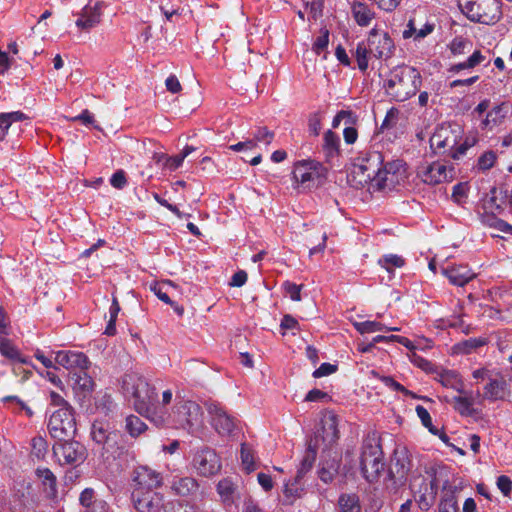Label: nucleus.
<instances>
[{
	"label": "nucleus",
	"mask_w": 512,
	"mask_h": 512,
	"mask_svg": "<svg viewBox=\"0 0 512 512\" xmlns=\"http://www.w3.org/2000/svg\"><path fill=\"white\" fill-rule=\"evenodd\" d=\"M405 173L401 161L384 164L379 152H371L356 159L349 174V181L356 187L367 185L372 191L389 192L400 185Z\"/></svg>",
	"instance_id": "1"
},
{
	"label": "nucleus",
	"mask_w": 512,
	"mask_h": 512,
	"mask_svg": "<svg viewBox=\"0 0 512 512\" xmlns=\"http://www.w3.org/2000/svg\"><path fill=\"white\" fill-rule=\"evenodd\" d=\"M419 84L420 75L416 69L400 66L390 72L389 78L384 83V88L387 94L396 101H405L416 94Z\"/></svg>",
	"instance_id": "2"
},
{
	"label": "nucleus",
	"mask_w": 512,
	"mask_h": 512,
	"mask_svg": "<svg viewBox=\"0 0 512 512\" xmlns=\"http://www.w3.org/2000/svg\"><path fill=\"white\" fill-rule=\"evenodd\" d=\"M394 43L389 34L373 28L368 35L367 43L361 42L357 45L355 58L358 68L366 71L368 68V54L381 59H387L392 56Z\"/></svg>",
	"instance_id": "3"
},
{
	"label": "nucleus",
	"mask_w": 512,
	"mask_h": 512,
	"mask_svg": "<svg viewBox=\"0 0 512 512\" xmlns=\"http://www.w3.org/2000/svg\"><path fill=\"white\" fill-rule=\"evenodd\" d=\"M456 10L468 20L494 24L501 18L499 0H454Z\"/></svg>",
	"instance_id": "4"
},
{
	"label": "nucleus",
	"mask_w": 512,
	"mask_h": 512,
	"mask_svg": "<svg viewBox=\"0 0 512 512\" xmlns=\"http://www.w3.org/2000/svg\"><path fill=\"white\" fill-rule=\"evenodd\" d=\"M360 468L363 477L370 483L377 481L384 471L382 448L375 436H368L363 441Z\"/></svg>",
	"instance_id": "5"
},
{
	"label": "nucleus",
	"mask_w": 512,
	"mask_h": 512,
	"mask_svg": "<svg viewBox=\"0 0 512 512\" xmlns=\"http://www.w3.org/2000/svg\"><path fill=\"white\" fill-rule=\"evenodd\" d=\"M170 418L174 427L193 430L202 423L201 407L193 401L181 400L174 406Z\"/></svg>",
	"instance_id": "6"
},
{
	"label": "nucleus",
	"mask_w": 512,
	"mask_h": 512,
	"mask_svg": "<svg viewBox=\"0 0 512 512\" xmlns=\"http://www.w3.org/2000/svg\"><path fill=\"white\" fill-rule=\"evenodd\" d=\"M48 430L58 441L72 438L76 433L73 408H59L49 418Z\"/></svg>",
	"instance_id": "7"
},
{
	"label": "nucleus",
	"mask_w": 512,
	"mask_h": 512,
	"mask_svg": "<svg viewBox=\"0 0 512 512\" xmlns=\"http://www.w3.org/2000/svg\"><path fill=\"white\" fill-rule=\"evenodd\" d=\"M54 456L61 465H79L87 457V450L78 441H58L53 446Z\"/></svg>",
	"instance_id": "8"
},
{
	"label": "nucleus",
	"mask_w": 512,
	"mask_h": 512,
	"mask_svg": "<svg viewBox=\"0 0 512 512\" xmlns=\"http://www.w3.org/2000/svg\"><path fill=\"white\" fill-rule=\"evenodd\" d=\"M132 500L138 512H171L173 504L165 502L162 494L157 492L142 493L133 490Z\"/></svg>",
	"instance_id": "9"
},
{
	"label": "nucleus",
	"mask_w": 512,
	"mask_h": 512,
	"mask_svg": "<svg viewBox=\"0 0 512 512\" xmlns=\"http://www.w3.org/2000/svg\"><path fill=\"white\" fill-rule=\"evenodd\" d=\"M324 171L321 165L313 161H304L295 166L293 178L304 189H312L322 183Z\"/></svg>",
	"instance_id": "10"
},
{
	"label": "nucleus",
	"mask_w": 512,
	"mask_h": 512,
	"mask_svg": "<svg viewBox=\"0 0 512 512\" xmlns=\"http://www.w3.org/2000/svg\"><path fill=\"white\" fill-rule=\"evenodd\" d=\"M211 424L220 435H230L235 427V418L229 415L220 403L212 400L205 402Z\"/></svg>",
	"instance_id": "11"
},
{
	"label": "nucleus",
	"mask_w": 512,
	"mask_h": 512,
	"mask_svg": "<svg viewBox=\"0 0 512 512\" xmlns=\"http://www.w3.org/2000/svg\"><path fill=\"white\" fill-rule=\"evenodd\" d=\"M192 465L201 476L209 477L221 469L220 458L213 449L202 448L194 454Z\"/></svg>",
	"instance_id": "12"
},
{
	"label": "nucleus",
	"mask_w": 512,
	"mask_h": 512,
	"mask_svg": "<svg viewBox=\"0 0 512 512\" xmlns=\"http://www.w3.org/2000/svg\"><path fill=\"white\" fill-rule=\"evenodd\" d=\"M411 469V461L406 449L396 450L393 454L389 468V477L395 487L406 483L408 473Z\"/></svg>",
	"instance_id": "13"
},
{
	"label": "nucleus",
	"mask_w": 512,
	"mask_h": 512,
	"mask_svg": "<svg viewBox=\"0 0 512 512\" xmlns=\"http://www.w3.org/2000/svg\"><path fill=\"white\" fill-rule=\"evenodd\" d=\"M55 362L67 369L70 375L78 371L83 372V369L90 367L88 357L84 353L76 351H58Z\"/></svg>",
	"instance_id": "14"
},
{
	"label": "nucleus",
	"mask_w": 512,
	"mask_h": 512,
	"mask_svg": "<svg viewBox=\"0 0 512 512\" xmlns=\"http://www.w3.org/2000/svg\"><path fill=\"white\" fill-rule=\"evenodd\" d=\"M157 397L156 389L145 380L133 396L134 407L141 415L149 416L157 402Z\"/></svg>",
	"instance_id": "15"
},
{
	"label": "nucleus",
	"mask_w": 512,
	"mask_h": 512,
	"mask_svg": "<svg viewBox=\"0 0 512 512\" xmlns=\"http://www.w3.org/2000/svg\"><path fill=\"white\" fill-rule=\"evenodd\" d=\"M133 481L135 484L134 490H139L144 494L151 493L154 489L160 487L162 477L150 468L140 467L135 471Z\"/></svg>",
	"instance_id": "16"
},
{
	"label": "nucleus",
	"mask_w": 512,
	"mask_h": 512,
	"mask_svg": "<svg viewBox=\"0 0 512 512\" xmlns=\"http://www.w3.org/2000/svg\"><path fill=\"white\" fill-rule=\"evenodd\" d=\"M75 22L77 28L84 32H89L101 22L102 11L99 2L94 5H86L77 14Z\"/></svg>",
	"instance_id": "17"
},
{
	"label": "nucleus",
	"mask_w": 512,
	"mask_h": 512,
	"mask_svg": "<svg viewBox=\"0 0 512 512\" xmlns=\"http://www.w3.org/2000/svg\"><path fill=\"white\" fill-rule=\"evenodd\" d=\"M321 424V431H318L315 436H319V447L321 444L329 447L339 438L337 417L334 414H329L321 420Z\"/></svg>",
	"instance_id": "18"
},
{
	"label": "nucleus",
	"mask_w": 512,
	"mask_h": 512,
	"mask_svg": "<svg viewBox=\"0 0 512 512\" xmlns=\"http://www.w3.org/2000/svg\"><path fill=\"white\" fill-rule=\"evenodd\" d=\"M479 398L478 392L465 391L461 392L459 396L454 397V408L462 416H475L478 414L477 401Z\"/></svg>",
	"instance_id": "19"
},
{
	"label": "nucleus",
	"mask_w": 512,
	"mask_h": 512,
	"mask_svg": "<svg viewBox=\"0 0 512 512\" xmlns=\"http://www.w3.org/2000/svg\"><path fill=\"white\" fill-rule=\"evenodd\" d=\"M485 212L481 216L482 223L487 226L494 227L501 232H512V226L505 221L494 217L492 214L494 211H499L501 208L495 204L494 197H491L484 204Z\"/></svg>",
	"instance_id": "20"
},
{
	"label": "nucleus",
	"mask_w": 512,
	"mask_h": 512,
	"mask_svg": "<svg viewBox=\"0 0 512 512\" xmlns=\"http://www.w3.org/2000/svg\"><path fill=\"white\" fill-rule=\"evenodd\" d=\"M171 490L180 497L193 496L198 492L199 484L190 476H174L171 481Z\"/></svg>",
	"instance_id": "21"
},
{
	"label": "nucleus",
	"mask_w": 512,
	"mask_h": 512,
	"mask_svg": "<svg viewBox=\"0 0 512 512\" xmlns=\"http://www.w3.org/2000/svg\"><path fill=\"white\" fill-rule=\"evenodd\" d=\"M508 112L509 105L505 102L493 106L489 111H487L485 117L482 119L481 128L491 130L500 125Z\"/></svg>",
	"instance_id": "22"
},
{
	"label": "nucleus",
	"mask_w": 512,
	"mask_h": 512,
	"mask_svg": "<svg viewBox=\"0 0 512 512\" xmlns=\"http://www.w3.org/2000/svg\"><path fill=\"white\" fill-rule=\"evenodd\" d=\"M422 178L425 183L436 185L443 183L447 178V166L443 161H436L422 171Z\"/></svg>",
	"instance_id": "23"
},
{
	"label": "nucleus",
	"mask_w": 512,
	"mask_h": 512,
	"mask_svg": "<svg viewBox=\"0 0 512 512\" xmlns=\"http://www.w3.org/2000/svg\"><path fill=\"white\" fill-rule=\"evenodd\" d=\"M319 448V436H314V438L310 440L305 455L300 463V467L297 471V478H303V476L311 470L316 460L317 450Z\"/></svg>",
	"instance_id": "24"
},
{
	"label": "nucleus",
	"mask_w": 512,
	"mask_h": 512,
	"mask_svg": "<svg viewBox=\"0 0 512 512\" xmlns=\"http://www.w3.org/2000/svg\"><path fill=\"white\" fill-rule=\"evenodd\" d=\"M217 492L226 505L233 504L238 498V487L230 478H224L218 482Z\"/></svg>",
	"instance_id": "25"
},
{
	"label": "nucleus",
	"mask_w": 512,
	"mask_h": 512,
	"mask_svg": "<svg viewBox=\"0 0 512 512\" xmlns=\"http://www.w3.org/2000/svg\"><path fill=\"white\" fill-rule=\"evenodd\" d=\"M448 140V127L445 123L439 124L430 137V148L435 154H444Z\"/></svg>",
	"instance_id": "26"
},
{
	"label": "nucleus",
	"mask_w": 512,
	"mask_h": 512,
	"mask_svg": "<svg viewBox=\"0 0 512 512\" xmlns=\"http://www.w3.org/2000/svg\"><path fill=\"white\" fill-rule=\"evenodd\" d=\"M88 369H83V372H74L71 375V379L73 381V389L76 393H82L83 396H86L93 390L94 382L92 378L87 373Z\"/></svg>",
	"instance_id": "27"
},
{
	"label": "nucleus",
	"mask_w": 512,
	"mask_h": 512,
	"mask_svg": "<svg viewBox=\"0 0 512 512\" xmlns=\"http://www.w3.org/2000/svg\"><path fill=\"white\" fill-rule=\"evenodd\" d=\"M352 14L360 26H368L375 18V12L365 3L356 2L352 5Z\"/></svg>",
	"instance_id": "28"
},
{
	"label": "nucleus",
	"mask_w": 512,
	"mask_h": 512,
	"mask_svg": "<svg viewBox=\"0 0 512 512\" xmlns=\"http://www.w3.org/2000/svg\"><path fill=\"white\" fill-rule=\"evenodd\" d=\"M144 381L145 379L140 374L136 372H128L122 377L121 387L126 395H131L133 397L138 389H140L141 383Z\"/></svg>",
	"instance_id": "29"
},
{
	"label": "nucleus",
	"mask_w": 512,
	"mask_h": 512,
	"mask_svg": "<svg viewBox=\"0 0 512 512\" xmlns=\"http://www.w3.org/2000/svg\"><path fill=\"white\" fill-rule=\"evenodd\" d=\"M323 140L324 142L322 148L325 153L326 160L331 161L339 154L340 139L334 132L328 130L325 132Z\"/></svg>",
	"instance_id": "30"
},
{
	"label": "nucleus",
	"mask_w": 512,
	"mask_h": 512,
	"mask_svg": "<svg viewBox=\"0 0 512 512\" xmlns=\"http://www.w3.org/2000/svg\"><path fill=\"white\" fill-rule=\"evenodd\" d=\"M36 475L41 480L42 485L44 486L45 492L49 496H55L56 489V477L48 468H38L36 470Z\"/></svg>",
	"instance_id": "31"
},
{
	"label": "nucleus",
	"mask_w": 512,
	"mask_h": 512,
	"mask_svg": "<svg viewBox=\"0 0 512 512\" xmlns=\"http://www.w3.org/2000/svg\"><path fill=\"white\" fill-rule=\"evenodd\" d=\"M434 29L432 24H425L423 28L417 29L413 19H410L406 25V29L402 32L404 39L414 38V40H420L430 34Z\"/></svg>",
	"instance_id": "32"
},
{
	"label": "nucleus",
	"mask_w": 512,
	"mask_h": 512,
	"mask_svg": "<svg viewBox=\"0 0 512 512\" xmlns=\"http://www.w3.org/2000/svg\"><path fill=\"white\" fill-rule=\"evenodd\" d=\"M416 413H417V416L420 418L423 426H425L426 428L429 429V431L434 434V435H439L440 439L444 442V443H448V436L445 434L444 431H439L437 428H435L432 424V420H431V417H430V414L428 412V410L426 408H424L423 406L421 405H418L416 406Z\"/></svg>",
	"instance_id": "33"
},
{
	"label": "nucleus",
	"mask_w": 512,
	"mask_h": 512,
	"mask_svg": "<svg viewBox=\"0 0 512 512\" xmlns=\"http://www.w3.org/2000/svg\"><path fill=\"white\" fill-rule=\"evenodd\" d=\"M27 116L21 111L0 114V140L4 138L13 122L23 121Z\"/></svg>",
	"instance_id": "34"
},
{
	"label": "nucleus",
	"mask_w": 512,
	"mask_h": 512,
	"mask_svg": "<svg viewBox=\"0 0 512 512\" xmlns=\"http://www.w3.org/2000/svg\"><path fill=\"white\" fill-rule=\"evenodd\" d=\"M474 277V273L466 266H459L458 268H450V283L463 286Z\"/></svg>",
	"instance_id": "35"
},
{
	"label": "nucleus",
	"mask_w": 512,
	"mask_h": 512,
	"mask_svg": "<svg viewBox=\"0 0 512 512\" xmlns=\"http://www.w3.org/2000/svg\"><path fill=\"white\" fill-rule=\"evenodd\" d=\"M505 382L490 379L484 388V395L490 400H499L504 398L505 395Z\"/></svg>",
	"instance_id": "36"
},
{
	"label": "nucleus",
	"mask_w": 512,
	"mask_h": 512,
	"mask_svg": "<svg viewBox=\"0 0 512 512\" xmlns=\"http://www.w3.org/2000/svg\"><path fill=\"white\" fill-rule=\"evenodd\" d=\"M92 439L99 445H109L112 437L116 434L109 433L108 429L101 422H94L91 429Z\"/></svg>",
	"instance_id": "37"
},
{
	"label": "nucleus",
	"mask_w": 512,
	"mask_h": 512,
	"mask_svg": "<svg viewBox=\"0 0 512 512\" xmlns=\"http://www.w3.org/2000/svg\"><path fill=\"white\" fill-rule=\"evenodd\" d=\"M341 512H361L359 497L355 494H344L339 498Z\"/></svg>",
	"instance_id": "38"
},
{
	"label": "nucleus",
	"mask_w": 512,
	"mask_h": 512,
	"mask_svg": "<svg viewBox=\"0 0 512 512\" xmlns=\"http://www.w3.org/2000/svg\"><path fill=\"white\" fill-rule=\"evenodd\" d=\"M302 478H297L292 482H288L285 484L284 488V496L285 500L284 503L288 505H292L294 501L301 496V492L303 491V488L300 486L299 481Z\"/></svg>",
	"instance_id": "39"
},
{
	"label": "nucleus",
	"mask_w": 512,
	"mask_h": 512,
	"mask_svg": "<svg viewBox=\"0 0 512 512\" xmlns=\"http://www.w3.org/2000/svg\"><path fill=\"white\" fill-rule=\"evenodd\" d=\"M491 63V51L488 48L474 50L468 57V65L472 68L483 65L488 66Z\"/></svg>",
	"instance_id": "40"
},
{
	"label": "nucleus",
	"mask_w": 512,
	"mask_h": 512,
	"mask_svg": "<svg viewBox=\"0 0 512 512\" xmlns=\"http://www.w3.org/2000/svg\"><path fill=\"white\" fill-rule=\"evenodd\" d=\"M485 340L482 338H469L464 340L453 347L454 353L469 354L485 344Z\"/></svg>",
	"instance_id": "41"
},
{
	"label": "nucleus",
	"mask_w": 512,
	"mask_h": 512,
	"mask_svg": "<svg viewBox=\"0 0 512 512\" xmlns=\"http://www.w3.org/2000/svg\"><path fill=\"white\" fill-rule=\"evenodd\" d=\"M378 264L388 273H393L394 268H400L405 264V260L395 254L384 255L378 260Z\"/></svg>",
	"instance_id": "42"
},
{
	"label": "nucleus",
	"mask_w": 512,
	"mask_h": 512,
	"mask_svg": "<svg viewBox=\"0 0 512 512\" xmlns=\"http://www.w3.org/2000/svg\"><path fill=\"white\" fill-rule=\"evenodd\" d=\"M448 486L447 471L444 466L433 468V476L431 480V489L437 490L441 487L443 490Z\"/></svg>",
	"instance_id": "43"
},
{
	"label": "nucleus",
	"mask_w": 512,
	"mask_h": 512,
	"mask_svg": "<svg viewBox=\"0 0 512 512\" xmlns=\"http://www.w3.org/2000/svg\"><path fill=\"white\" fill-rule=\"evenodd\" d=\"M476 143L477 136L475 134H469L465 136L463 142L457 145L455 150L450 153V157L453 159H460L466 154L467 150L473 147Z\"/></svg>",
	"instance_id": "44"
},
{
	"label": "nucleus",
	"mask_w": 512,
	"mask_h": 512,
	"mask_svg": "<svg viewBox=\"0 0 512 512\" xmlns=\"http://www.w3.org/2000/svg\"><path fill=\"white\" fill-rule=\"evenodd\" d=\"M473 48V43L470 39L464 37H457L450 43V51L454 55H461L470 52Z\"/></svg>",
	"instance_id": "45"
},
{
	"label": "nucleus",
	"mask_w": 512,
	"mask_h": 512,
	"mask_svg": "<svg viewBox=\"0 0 512 512\" xmlns=\"http://www.w3.org/2000/svg\"><path fill=\"white\" fill-rule=\"evenodd\" d=\"M48 451L47 441L43 437H34L31 442V455L38 460L44 459Z\"/></svg>",
	"instance_id": "46"
},
{
	"label": "nucleus",
	"mask_w": 512,
	"mask_h": 512,
	"mask_svg": "<svg viewBox=\"0 0 512 512\" xmlns=\"http://www.w3.org/2000/svg\"><path fill=\"white\" fill-rule=\"evenodd\" d=\"M126 429L131 436L136 437L146 429V425L139 417L130 415L126 418Z\"/></svg>",
	"instance_id": "47"
},
{
	"label": "nucleus",
	"mask_w": 512,
	"mask_h": 512,
	"mask_svg": "<svg viewBox=\"0 0 512 512\" xmlns=\"http://www.w3.org/2000/svg\"><path fill=\"white\" fill-rule=\"evenodd\" d=\"M0 352L6 358L12 360L18 359L21 362H24V360L20 359V354L17 348L11 343L10 340L3 337H0Z\"/></svg>",
	"instance_id": "48"
},
{
	"label": "nucleus",
	"mask_w": 512,
	"mask_h": 512,
	"mask_svg": "<svg viewBox=\"0 0 512 512\" xmlns=\"http://www.w3.org/2000/svg\"><path fill=\"white\" fill-rule=\"evenodd\" d=\"M470 187L468 182L458 183L453 187L452 199L455 203L462 205L468 198Z\"/></svg>",
	"instance_id": "49"
},
{
	"label": "nucleus",
	"mask_w": 512,
	"mask_h": 512,
	"mask_svg": "<svg viewBox=\"0 0 512 512\" xmlns=\"http://www.w3.org/2000/svg\"><path fill=\"white\" fill-rule=\"evenodd\" d=\"M119 311H120V305L117 301V298L114 297L111 307H110V311H109L110 319H109L107 327L105 329V334L108 336H113L116 333L115 322H116Z\"/></svg>",
	"instance_id": "50"
},
{
	"label": "nucleus",
	"mask_w": 512,
	"mask_h": 512,
	"mask_svg": "<svg viewBox=\"0 0 512 512\" xmlns=\"http://www.w3.org/2000/svg\"><path fill=\"white\" fill-rule=\"evenodd\" d=\"M354 326L361 334L381 331L385 328L382 323L376 321L356 322L354 323Z\"/></svg>",
	"instance_id": "51"
},
{
	"label": "nucleus",
	"mask_w": 512,
	"mask_h": 512,
	"mask_svg": "<svg viewBox=\"0 0 512 512\" xmlns=\"http://www.w3.org/2000/svg\"><path fill=\"white\" fill-rule=\"evenodd\" d=\"M496 154L493 151H487L483 153L477 163V168L481 171H486L492 168L496 161Z\"/></svg>",
	"instance_id": "52"
},
{
	"label": "nucleus",
	"mask_w": 512,
	"mask_h": 512,
	"mask_svg": "<svg viewBox=\"0 0 512 512\" xmlns=\"http://www.w3.org/2000/svg\"><path fill=\"white\" fill-rule=\"evenodd\" d=\"M102 498H98L95 494V491L92 488H86L84 489L79 497L80 505L82 506L83 510L87 507L91 506L92 503L96 501H101Z\"/></svg>",
	"instance_id": "53"
},
{
	"label": "nucleus",
	"mask_w": 512,
	"mask_h": 512,
	"mask_svg": "<svg viewBox=\"0 0 512 512\" xmlns=\"http://www.w3.org/2000/svg\"><path fill=\"white\" fill-rule=\"evenodd\" d=\"M241 460L242 464L248 472L254 470V460L252 449L245 443L241 445Z\"/></svg>",
	"instance_id": "54"
},
{
	"label": "nucleus",
	"mask_w": 512,
	"mask_h": 512,
	"mask_svg": "<svg viewBox=\"0 0 512 512\" xmlns=\"http://www.w3.org/2000/svg\"><path fill=\"white\" fill-rule=\"evenodd\" d=\"M329 42V31L327 29L321 30V35H319L314 44H313V51L316 54H321L328 46Z\"/></svg>",
	"instance_id": "55"
},
{
	"label": "nucleus",
	"mask_w": 512,
	"mask_h": 512,
	"mask_svg": "<svg viewBox=\"0 0 512 512\" xmlns=\"http://www.w3.org/2000/svg\"><path fill=\"white\" fill-rule=\"evenodd\" d=\"M338 474V464L333 462L329 467H322L319 471V477L324 483H330Z\"/></svg>",
	"instance_id": "56"
},
{
	"label": "nucleus",
	"mask_w": 512,
	"mask_h": 512,
	"mask_svg": "<svg viewBox=\"0 0 512 512\" xmlns=\"http://www.w3.org/2000/svg\"><path fill=\"white\" fill-rule=\"evenodd\" d=\"M254 138L258 143H265L269 145L274 139V132L270 131L267 127H258L254 133Z\"/></svg>",
	"instance_id": "57"
},
{
	"label": "nucleus",
	"mask_w": 512,
	"mask_h": 512,
	"mask_svg": "<svg viewBox=\"0 0 512 512\" xmlns=\"http://www.w3.org/2000/svg\"><path fill=\"white\" fill-rule=\"evenodd\" d=\"M284 290L287 295L291 298L293 301H300L301 300V290L303 285H297L295 283L286 281L283 284Z\"/></svg>",
	"instance_id": "58"
},
{
	"label": "nucleus",
	"mask_w": 512,
	"mask_h": 512,
	"mask_svg": "<svg viewBox=\"0 0 512 512\" xmlns=\"http://www.w3.org/2000/svg\"><path fill=\"white\" fill-rule=\"evenodd\" d=\"M110 184L115 189H123L127 185L126 173L124 170H117L110 178Z\"/></svg>",
	"instance_id": "59"
},
{
	"label": "nucleus",
	"mask_w": 512,
	"mask_h": 512,
	"mask_svg": "<svg viewBox=\"0 0 512 512\" xmlns=\"http://www.w3.org/2000/svg\"><path fill=\"white\" fill-rule=\"evenodd\" d=\"M496 485L498 489L502 492L504 496H509L512 491V480L505 476L501 475L497 478Z\"/></svg>",
	"instance_id": "60"
},
{
	"label": "nucleus",
	"mask_w": 512,
	"mask_h": 512,
	"mask_svg": "<svg viewBox=\"0 0 512 512\" xmlns=\"http://www.w3.org/2000/svg\"><path fill=\"white\" fill-rule=\"evenodd\" d=\"M399 111L397 109H390L381 125V130L392 128L396 125L398 120Z\"/></svg>",
	"instance_id": "61"
},
{
	"label": "nucleus",
	"mask_w": 512,
	"mask_h": 512,
	"mask_svg": "<svg viewBox=\"0 0 512 512\" xmlns=\"http://www.w3.org/2000/svg\"><path fill=\"white\" fill-rule=\"evenodd\" d=\"M308 128L309 131L314 135L318 136L321 129V116L319 113H314L310 115L308 120Z\"/></svg>",
	"instance_id": "62"
},
{
	"label": "nucleus",
	"mask_w": 512,
	"mask_h": 512,
	"mask_svg": "<svg viewBox=\"0 0 512 512\" xmlns=\"http://www.w3.org/2000/svg\"><path fill=\"white\" fill-rule=\"evenodd\" d=\"M337 370L336 365L330 363H322L318 369L313 372V377L320 378L323 376L330 375Z\"/></svg>",
	"instance_id": "63"
},
{
	"label": "nucleus",
	"mask_w": 512,
	"mask_h": 512,
	"mask_svg": "<svg viewBox=\"0 0 512 512\" xmlns=\"http://www.w3.org/2000/svg\"><path fill=\"white\" fill-rule=\"evenodd\" d=\"M82 512H109V506L107 502L102 499L101 501H96L92 503L91 506L82 510Z\"/></svg>",
	"instance_id": "64"
}]
</instances>
